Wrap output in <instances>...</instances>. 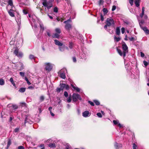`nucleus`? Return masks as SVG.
Instances as JSON below:
<instances>
[{
  "instance_id": "nucleus-39",
  "label": "nucleus",
  "mask_w": 149,
  "mask_h": 149,
  "mask_svg": "<svg viewBox=\"0 0 149 149\" xmlns=\"http://www.w3.org/2000/svg\"><path fill=\"white\" fill-rule=\"evenodd\" d=\"M113 123L115 125L117 124L118 125L119 123V121L118 120H113Z\"/></svg>"
},
{
  "instance_id": "nucleus-53",
  "label": "nucleus",
  "mask_w": 149,
  "mask_h": 149,
  "mask_svg": "<svg viewBox=\"0 0 149 149\" xmlns=\"http://www.w3.org/2000/svg\"><path fill=\"white\" fill-rule=\"evenodd\" d=\"M19 64L21 66V67L20 68V70H21L23 69L24 68V65L23 64L21 63H19Z\"/></svg>"
},
{
  "instance_id": "nucleus-11",
  "label": "nucleus",
  "mask_w": 149,
  "mask_h": 149,
  "mask_svg": "<svg viewBox=\"0 0 149 149\" xmlns=\"http://www.w3.org/2000/svg\"><path fill=\"white\" fill-rule=\"evenodd\" d=\"M54 41L55 44L59 46V47L63 45L62 43L61 42L58 40H55Z\"/></svg>"
},
{
  "instance_id": "nucleus-40",
  "label": "nucleus",
  "mask_w": 149,
  "mask_h": 149,
  "mask_svg": "<svg viewBox=\"0 0 149 149\" xmlns=\"http://www.w3.org/2000/svg\"><path fill=\"white\" fill-rule=\"evenodd\" d=\"M114 39L116 41L118 42L120 40V38L119 37L117 38L115 37H114Z\"/></svg>"
},
{
  "instance_id": "nucleus-52",
  "label": "nucleus",
  "mask_w": 149,
  "mask_h": 149,
  "mask_svg": "<svg viewBox=\"0 0 149 149\" xmlns=\"http://www.w3.org/2000/svg\"><path fill=\"white\" fill-rule=\"evenodd\" d=\"M137 146L134 143L133 144V149H136Z\"/></svg>"
},
{
  "instance_id": "nucleus-47",
  "label": "nucleus",
  "mask_w": 149,
  "mask_h": 149,
  "mask_svg": "<svg viewBox=\"0 0 149 149\" xmlns=\"http://www.w3.org/2000/svg\"><path fill=\"white\" fill-rule=\"evenodd\" d=\"M20 75L21 76L23 77L24 75V73L22 72H19Z\"/></svg>"
},
{
  "instance_id": "nucleus-64",
  "label": "nucleus",
  "mask_w": 149,
  "mask_h": 149,
  "mask_svg": "<svg viewBox=\"0 0 149 149\" xmlns=\"http://www.w3.org/2000/svg\"><path fill=\"white\" fill-rule=\"evenodd\" d=\"M34 88V87L32 86H30L28 87L29 89H33Z\"/></svg>"
},
{
  "instance_id": "nucleus-62",
  "label": "nucleus",
  "mask_w": 149,
  "mask_h": 149,
  "mask_svg": "<svg viewBox=\"0 0 149 149\" xmlns=\"http://www.w3.org/2000/svg\"><path fill=\"white\" fill-rule=\"evenodd\" d=\"M47 35L49 36L50 37L51 36V35L50 34V33L49 32V31H47Z\"/></svg>"
},
{
  "instance_id": "nucleus-59",
  "label": "nucleus",
  "mask_w": 149,
  "mask_h": 149,
  "mask_svg": "<svg viewBox=\"0 0 149 149\" xmlns=\"http://www.w3.org/2000/svg\"><path fill=\"white\" fill-rule=\"evenodd\" d=\"M145 55L144 54L143 52H141V57H143Z\"/></svg>"
},
{
  "instance_id": "nucleus-16",
  "label": "nucleus",
  "mask_w": 149,
  "mask_h": 149,
  "mask_svg": "<svg viewBox=\"0 0 149 149\" xmlns=\"http://www.w3.org/2000/svg\"><path fill=\"white\" fill-rule=\"evenodd\" d=\"M89 114V112L88 111H86L83 113L82 115L84 117H87L88 116Z\"/></svg>"
},
{
  "instance_id": "nucleus-41",
  "label": "nucleus",
  "mask_w": 149,
  "mask_h": 149,
  "mask_svg": "<svg viewBox=\"0 0 149 149\" xmlns=\"http://www.w3.org/2000/svg\"><path fill=\"white\" fill-rule=\"evenodd\" d=\"M72 22L71 20L70 19L66 21H65L64 22V23H68V22Z\"/></svg>"
},
{
  "instance_id": "nucleus-1",
  "label": "nucleus",
  "mask_w": 149,
  "mask_h": 149,
  "mask_svg": "<svg viewBox=\"0 0 149 149\" xmlns=\"http://www.w3.org/2000/svg\"><path fill=\"white\" fill-rule=\"evenodd\" d=\"M122 47L123 52L120 49H117V51L119 54L121 56H123L125 57L126 56V54L128 52V47L126 43L124 42H122Z\"/></svg>"
},
{
  "instance_id": "nucleus-48",
  "label": "nucleus",
  "mask_w": 149,
  "mask_h": 149,
  "mask_svg": "<svg viewBox=\"0 0 149 149\" xmlns=\"http://www.w3.org/2000/svg\"><path fill=\"white\" fill-rule=\"evenodd\" d=\"M129 39L130 41H133L135 40V38L133 37H129Z\"/></svg>"
},
{
  "instance_id": "nucleus-50",
  "label": "nucleus",
  "mask_w": 149,
  "mask_h": 149,
  "mask_svg": "<svg viewBox=\"0 0 149 149\" xmlns=\"http://www.w3.org/2000/svg\"><path fill=\"white\" fill-rule=\"evenodd\" d=\"M129 2L131 6H132L133 4V0H129Z\"/></svg>"
},
{
  "instance_id": "nucleus-45",
  "label": "nucleus",
  "mask_w": 149,
  "mask_h": 149,
  "mask_svg": "<svg viewBox=\"0 0 149 149\" xmlns=\"http://www.w3.org/2000/svg\"><path fill=\"white\" fill-rule=\"evenodd\" d=\"M17 149H25V148L24 146H21L18 147Z\"/></svg>"
},
{
  "instance_id": "nucleus-4",
  "label": "nucleus",
  "mask_w": 149,
  "mask_h": 149,
  "mask_svg": "<svg viewBox=\"0 0 149 149\" xmlns=\"http://www.w3.org/2000/svg\"><path fill=\"white\" fill-rule=\"evenodd\" d=\"M106 24L108 26H110L114 24V21L112 18H108L107 19Z\"/></svg>"
},
{
  "instance_id": "nucleus-9",
  "label": "nucleus",
  "mask_w": 149,
  "mask_h": 149,
  "mask_svg": "<svg viewBox=\"0 0 149 149\" xmlns=\"http://www.w3.org/2000/svg\"><path fill=\"white\" fill-rule=\"evenodd\" d=\"M140 26L141 29H142L145 32L146 34H149V30L147 29L146 27H143L140 24Z\"/></svg>"
},
{
  "instance_id": "nucleus-51",
  "label": "nucleus",
  "mask_w": 149,
  "mask_h": 149,
  "mask_svg": "<svg viewBox=\"0 0 149 149\" xmlns=\"http://www.w3.org/2000/svg\"><path fill=\"white\" fill-rule=\"evenodd\" d=\"M88 102L90 104L91 106H94V104L93 102L91 101H88Z\"/></svg>"
},
{
  "instance_id": "nucleus-7",
  "label": "nucleus",
  "mask_w": 149,
  "mask_h": 149,
  "mask_svg": "<svg viewBox=\"0 0 149 149\" xmlns=\"http://www.w3.org/2000/svg\"><path fill=\"white\" fill-rule=\"evenodd\" d=\"M65 70H66L62 69L59 71L58 72L60 77L64 79L66 77Z\"/></svg>"
},
{
  "instance_id": "nucleus-42",
  "label": "nucleus",
  "mask_w": 149,
  "mask_h": 149,
  "mask_svg": "<svg viewBox=\"0 0 149 149\" xmlns=\"http://www.w3.org/2000/svg\"><path fill=\"white\" fill-rule=\"evenodd\" d=\"M54 11L55 13H57L58 12V8L57 7H55L54 9Z\"/></svg>"
},
{
  "instance_id": "nucleus-18",
  "label": "nucleus",
  "mask_w": 149,
  "mask_h": 149,
  "mask_svg": "<svg viewBox=\"0 0 149 149\" xmlns=\"http://www.w3.org/2000/svg\"><path fill=\"white\" fill-rule=\"evenodd\" d=\"M140 0H135V4L137 7H138L140 5Z\"/></svg>"
},
{
  "instance_id": "nucleus-17",
  "label": "nucleus",
  "mask_w": 149,
  "mask_h": 149,
  "mask_svg": "<svg viewBox=\"0 0 149 149\" xmlns=\"http://www.w3.org/2000/svg\"><path fill=\"white\" fill-rule=\"evenodd\" d=\"M145 9V7H143L142 8V11L141 14L140 15V16L141 18H142L143 17V16L144 15Z\"/></svg>"
},
{
  "instance_id": "nucleus-24",
  "label": "nucleus",
  "mask_w": 149,
  "mask_h": 149,
  "mask_svg": "<svg viewBox=\"0 0 149 149\" xmlns=\"http://www.w3.org/2000/svg\"><path fill=\"white\" fill-rule=\"evenodd\" d=\"M5 81L4 80L2 79H0V85L2 86L4 84Z\"/></svg>"
},
{
  "instance_id": "nucleus-49",
  "label": "nucleus",
  "mask_w": 149,
  "mask_h": 149,
  "mask_svg": "<svg viewBox=\"0 0 149 149\" xmlns=\"http://www.w3.org/2000/svg\"><path fill=\"white\" fill-rule=\"evenodd\" d=\"M143 63L146 67L148 65V63L147 61H143Z\"/></svg>"
},
{
  "instance_id": "nucleus-25",
  "label": "nucleus",
  "mask_w": 149,
  "mask_h": 149,
  "mask_svg": "<svg viewBox=\"0 0 149 149\" xmlns=\"http://www.w3.org/2000/svg\"><path fill=\"white\" fill-rule=\"evenodd\" d=\"M26 89L25 88H20L19 91V92L20 93H23L25 92Z\"/></svg>"
},
{
  "instance_id": "nucleus-35",
  "label": "nucleus",
  "mask_w": 149,
  "mask_h": 149,
  "mask_svg": "<svg viewBox=\"0 0 149 149\" xmlns=\"http://www.w3.org/2000/svg\"><path fill=\"white\" fill-rule=\"evenodd\" d=\"M69 47L70 49H72L73 47V44L72 42H70L69 44Z\"/></svg>"
},
{
  "instance_id": "nucleus-54",
  "label": "nucleus",
  "mask_w": 149,
  "mask_h": 149,
  "mask_svg": "<svg viewBox=\"0 0 149 149\" xmlns=\"http://www.w3.org/2000/svg\"><path fill=\"white\" fill-rule=\"evenodd\" d=\"M19 128H16L15 129L14 131L15 132H17L19 131Z\"/></svg>"
},
{
  "instance_id": "nucleus-38",
  "label": "nucleus",
  "mask_w": 149,
  "mask_h": 149,
  "mask_svg": "<svg viewBox=\"0 0 149 149\" xmlns=\"http://www.w3.org/2000/svg\"><path fill=\"white\" fill-rule=\"evenodd\" d=\"M11 140L10 139H9L8 140V142L7 145V146H8V147H9V146L11 144Z\"/></svg>"
},
{
  "instance_id": "nucleus-21",
  "label": "nucleus",
  "mask_w": 149,
  "mask_h": 149,
  "mask_svg": "<svg viewBox=\"0 0 149 149\" xmlns=\"http://www.w3.org/2000/svg\"><path fill=\"white\" fill-rule=\"evenodd\" d=\"M116 33L118 35H119L120 33V29L119 27H117L116 28Z\"/></svg>"
},
{
  "instance_id": "nucleus-55",
  "label": "nucleus",
  "mask_w": 149,
  "mask_h": 149,
  "mask_svg": "<svg viewBox=\"0 0 149 149\" xmlns=\"http://www.w3.org/2000/svg\"><path fill=\"white\" fill-rule=\"evenodd\" d=\"M116 7L115 6H113L112 8V11H113L116 9Z\"/></svg>"
},
{
  "instance_id": "nucleus-13",
  "label": "nucleus",
  "mask_w": 149,
  "mask_h": 149,
  "mask_svg": "<svg viewBox=\"0 0 149 149\" xmlns=\"http://www.w3.org/2000/svg\"><path fill=\"white\" fill-rule=\"evenodd\" d=\"M13 10L12 9H10L8 11V14L10 16L12 17H15L14 13L13 12Z\"/></svg>"
},
{
  "instance_id": "nucleus-43",
  "label": "nucleus",
  "mask_w": 149,
  "mask_h": 149,
  "mask_svg": "<svg viewBox=\"0 0 149 149\" xmlns=\"http://www.w3.org/2000/svg\"><path fill=\"white\" fill-rule=\"evenodd\" d=\"M44 97L43 96H41L40 97V100L41 102H42L44 100Z\"/></svg>"
},
{
  "instance_id": "nucleus-26",
  "label": "nucleus",
  "mask_w": 149,
  "mask_h": 149,
  "mask_svg": "<svg viewBox=\"0 0 149 149\" xmlns=\"http://www.w3.org/2000/svg\"><path fill=\"white\" fill-rule=\"evenodd\" d=\"M55 31L56 33L60 34L61 33V31L59 28H56L55 29Z\"/></svg>"
},
{
  "instance_id": "nucleus-36",
  "label": "nucleus",
  "mask_w": 149,
  "mask_h": 149,
  "mask_svg": "<svg viewBox=\"0 0 149 149\" xmlns=\"http://www.w3.org/2000/svg\"><path fill=\"white\" fill-rule=\"evenodd\" d=\"M20 105L22 107H26V104L24 102H22L20 103Z\"/></svg>"
},
{
  "instance_id": "nucleus-6",
  "label": "nucleus",
  "mask_w": 149,
  "mask_h": 149,
  "mask_svg": "<svg viewBox=\"0 0 149 149\" xmlns=\"http://www.w3.org/2000/svg\"><path fill=\"white\" fill-rule=\"evenodd\" d=\"M14 53L16 56L19 57H22V56L23 53L21 52H19V49L17 48L15 49Z\"/></svg>"
},
{
  "instance_id": "nucleus-44",
  "label": "nucleus",
  "mask_w": 149,
  "mask_h": 149,
  "mask_svg": "<svg viewBox=\"0 0 149 149\" xmlns=\"http://www.w3.org/2000/svg\"><path fill=\"white\" fill-rule=\"evenodd\" d=\"M97 115L99 117V118H101L102 116L101 115V114L100 113H97Z\"/></svg>"
},
{
  "instance_id": "nucleus-46",
  "label": "nucleus",
  "mask_w": 149,
  "mask_h": 149,
  "mask_svg": "<svg viewBox=\"0 0 149 149\" xmlns=\"http://www.w3.org/2000/svg\"><path fill=\"white\" fill-rule=\"evenodd\" d=\"M23 12L24 14L25 15H26L28 13V12L27 11L26 9H23Z\"/></svg>"
},
{
  "instance_id": "nucleus-34",
  "label": "nucleus",
  "mask_w": 149,
  "mask_h": 149,
  "mask_svg": "<svg viewBox=\"0 0 149 149\" xmlns=\"http://www.w3.org/2000/svg\"><path fill=\"white\" fill-rule=\"evenodd\" d=\"M61 91H62V89L60 87V88H57L56 89V92L57 93L60 92Z\"/></svg>"
},
{
  "instance_id": "nucleus-57",
  "label": "nucleus",
  "mask_w": 149,
  "mask_h": 149,
  "mask_svg": "<svg viewBox=\"0 0 149 149\" xmlns=\"http://www.w3.org/2000/svg\"><path fill=\"white\" fill-rule=\"evenodd\" d=\"M100 17H101V19L102 20V21H104V17L102 15V14H101L100 15Z\"/></svg>"
},
{
  "instance_id": "nucleus-10",
  "label": "nucleus",
  "mask_w": 149,
  "mask_h": 149,
  "mask_svg": "<svg viewBox=\"0 0 149 149\" xmlns=\"http://www.w3.org/2000/svg\"><path fill=\"white\" fill-rule=\"evenodd\" d=\"M66 24V25L65 26V29L68 30H69L71 28H72V25H71L69 23H65Z\"/></svg>"
},
{
  "instance_id": "nucleus-8",
  "label": "nucleus",
  "mask_w": 149,
  "mask_h": 149,
  "mask_svg": "<svg viewBox=\"0 0 149 149\" xmlns=\"http://www.w3.org/2000/svg\"><path fill=\"white\" fill-rule=\"evenodd\" d=\"M45 69L49 71L51 70L52 68V66L51 64L50 63H45Z\"/></svg>"
},
{
  "instance_id": "nucleus-61",
  "label": "nucleus",
  "mask_w": 149,
  "mask_h": 149,
  "mask_svg": "<svg viewBox=\"0 0 149 149\" xmlns=\"http://www.w3.org/2000/svg\"><path fill=\"white\" fill-rule=\"evenodd\" d=\"M73 61L74 62H76V59L75 57H74L73 58Z\"/></svg>"
},
{
  "instance_id": "nucleus-29",
  "label": "nucleus",
  "mask_w": 149,
  "mask_h": 149,
  "mask_svg": "<svg viewBox=\"0 0 149 149\" xmlns=\"http://www.w3.org/2000/svg\"><path fill=\"white\" fill-rule=\"evenodd\" d=\"M94 102L95 104L97 105H99L100 104V103L99 102L96 100H94L93 101Z\"/></svg>"
},
{
  "instance_id": "nucleus-2",
  "label": "nucleus",
  "mask_w": 149,
  "mask_h": 149,
  "mask_svg": "<svg viewBox=\"0 0 149 149\" xmlns=\"http://www.w3.org/2000/svg\"><path fill=\"white\" fill-rule=\"evenodd\" d=\"M60 86L62 89V92H63V91L65 90V91H64V93H68V92L66 91L69 90L70 88L68 84L61 83L60 84Z\"/></svg>"
},
{
  "instance_id": "nucleus-37",
  "label": "nucleus",
  "mask_w": 149,
  "mask_h": 149,
  "mask_svg": "<svg viewBox=\"0 0 149 149\" xmlns=\"http://www.w3.org/2000/svg\"><path fill=\"white\" fill-rule=\"evenodd\" d=\"M55 144L54 143H50L49 145V146L50 148H52L55 147Z\"/></svg>"
},
{
  "instance_id": "nucleus-30",
  "label": "nucleus",
  "mask_w": 149,
  "mask_h": 149,
  "mask_svg": "<svg viewBox=\"0 0 149 149\" xmlns=\"http://www.w3.org/2000/svg\"><path fill=\"white\" fill-rule=\"evenodd\" d=\"M72 97L71 95H70L69 97L67 98V101L68 102H70L71 101Z\"/></svg>"
},
{
  "instance_id": "nucleus-60",
  "label": "nucleus",
  "mask_w": 149,
  "mask_h": 149,
  "mask_svg": "<svg viewBox=\"0 0 149 149\" xmlns=\"http://www.w3.org/2000/svg\"><path fill=\"white\" fill-rule=\"evenodd\" d=\"M39 147L40 148H45V146H44V145L43 144H40V146H39Z\"/></svg>"
},
{
  "instance_id": "nucleus-56",
  "label": "nucleus",
  "mask_w": 149,
  "mask_h": 149,
  "mask_svg": "<svg viewBox=\"0 0 149 149\" xmlns=\"http://www.w3.org/2000/svg\"><path fill=\"white\" fill-rule=\"evenodd\" d=\"M125 29L124 28H122L121 29V32L123 34L125 32Z\"/></svg>"
},
{
  "instance_id": "nucleus-58",
  "label": "nucleus",
  "mask_w": 149,
  "mask_h": 149,
  "mask_svg": "<svg viewBox=\"0 0 149 149\" xmlns=\"http://www.w3.org/2000/svg\"><path fill=\"white\" fill-rule=\"evenodd\" d=\"M66 149H70V145H67L66 146Z\"/></svg>"
},
{
  "instance_id": "nucleus-33",
  "label": "nucleus",
  "mask_w": 149,
  "mask_h": 149,
  "mask_svg": "<svg viewBox=\"0 0 149 149\" xmlns=\"http://www.w3.org/2000/svg\"><path fill=\"white\" fill-rule=\"evenodd\" d=\"M103 11L104 14H107L108 12V10L106 8H104L103 9Z\"/></svg>"
},
{
  "instance_id": "nucleus-27",
  "label": "nucleus",
  "mask_w": 149,
  "mask_h": 149,
  "mask_svg": "<svg viewBox=\"0 0 149 149\" xmlns=\"http://www.w3.org/2000/svg\"><path fill=\"white\" fill-rule=\"evenodd\" d=\"M29 58L30 59L33 60V61H35V57L33 55H29Z\"/></svg>"
},
{
  "instance_id": "nucleus-23",
  "label": "nucleus",
  "mask_w": 149,
  "mask_h": 149,
  "mask_svg": "<svg viewBox=\"0 0 149 149\" xmlns=\"http://www.w3.org/2000/svg\"><path fill=\"white\" fill-rule=\"evenodd\" d=\"M30 122H31L30 119H29L27 117H26L25 120V124L26 123H31Z\"/></svg>"
},
{
  "instance_id": "nucleus-19",
  "label": "nucleus",
  "mask_w": 149,
  "mask_h": 149,
  "mask_svg": "<svg viewBox=\"0 0 149 149\" xmlns=\"http://www.w3.org/2000/svg\"><path fill=\"white\" fill-rule=\"evenodd\" d=\"M60 36V35H59V33H56L54 34L52 36V37L53 38H59Z\"/></svg>"
},
{
  "instance_id": "nucleus-3",
  "label": "nucleus",
  "mask_w": 149,
  "mask_h": 149,
  "mask_svg": "<svg viewBox=\"0 0 149 149\" xmlns=\"http://www.w3.org/2000/svg\"><path fill=\"white\" fill-rule=\"evenodd\" d=\"M53 1L52 0H49L48 2L47 1L45 3H42L43 5L47 8L48 10L49 9L53 6L52 2Z\"/></svg>"
},
{
  "instance_id": "nucleus-28",
  "label": "nucleus",
  "mask_w": 149,
  "mask_h": 149,
  "mask_svg": "<svg viewBox=\"0 0 149 149\" xmlns=\"http://www.w3.org/2000/svg\"><path fill=\"white\" fill-rule=\"evenodd\" d=\"M40 31H42V32H43L44 30V26L43 24H41L40 25Z\"/></svg>"
},
{
  "instance_id": "nucleus-14",
  "label": "nucleus",
  "mask_w": 149,
  "mask_h": 149,
  "mask_svg": "<svg viewBox=\"0 0 149 149\" xmlns=\"http://www.w3.org/2000/svg\"><path fill=\"white\" fill-rule=\"evenodd\" d=\"M71 86L73 88V90H75L77 92H79L80 91V89L77 87L74 86L73 85L71 84Z\"/></svg>"
},
{
  "instance_id": "nucleus-12",
  "label": "nucleus",
  "mask_w": 149,
  "mask_h": 149,
  "mask_svg": "<svg viewBox=\"0 0 149 149\" xmlns=\"http://www.w3.org/2000/svg\"><path fill=\"white\" fill-rule=\"evenodd\" d=\"M114 146L116 149H119L122 147V145L121 144L116 143L115 144Z\"/></svg>"
},
{
  "instance_id": "nucleus-63",
  "label": "nucleus",
  "mask_w": 149,
  "mask_h": 149,
  "mask_svg": "<svg viewBox=\"0 0 149 149\" xmlns=\"http://www.w3.org/2000/svg\"><path fill=\"white\" fill-rule=\"evenodd\" d=\"M48 16L50 19H53V18L52 17V16L49 15V14H48Z\"/></svg>"
},
{
  "instance_id": "nucleus-32",
  "label": "nucleus",
  "mask_w": 149,
  "mask_h": 149,
  "mask_svg": "<svg viewBox=\"0 0 149 149\" xmlns=\"http://www.w3.org/2000/svg\"><path fill=\"white\" fill-rule=\"evenodd\" d=\"M25 79L28 85H29L31 84V83L29 81L28 79H27L26 77H25Z\"/></svg>"
},
{
  "instance_id": "nucleus-31",
  "label": "nucleus",
  "mask_w": 149,
  "mask_h": 149,
  "mask_svg": "<svg viewBox=\"0 0 149 149\" xmlns=\"http://www.w3.org/2000/svg\"><path fill=\"white\" fill-rule=\"evenodd\" d=\"M8 4L9 5L12 6L13 5V3L12 0H9L8 1Z\"/></svg>"
},
{
  "instance_id": "nucleus-22",
  "label": "nucleus",
  "mask_w": 149,
  "mask_h": 149,
  "mask_svg": "<svg viewBox=\"0 0 149 149\" xmlns=\"http://www.w3.org/2000/svg\"><path fill=\"white\" fill-rule=\"evenodd\" d=\"M10 107L13 108V110H16L18 108V106L16 105H12Z\"/></svg>"
},
{
  "instance_id": "nucleus-5",
  "label": "nucleus",
  "mask_w": 149,
  "mask_h": 149,
  "mask_svg": "<svg viewBox=\"0 0 149 149\" xmlns=\"http://www.w3.org/2000/svg\"><path fill=\"white\" fill-rule=\"evenodd\" d=\"M72 96V100L74 102L77 101L78 99H81L80 95L78 94H73Z\"/></svg>"
},
{
  "instance_id": "nucleus-15",
  "label": "nucleus",
  "mask_w": 149,
  "mask_h": 149,
  "mask_svg": "<svg viewBox=\"0 0 149 149\" xmlns=\"http://www.w3.org/2000/svg\"><path fill=\"white\" fill-rule=\"evenodd\" d=\"M58 48L60 51L63 52L65 49V45H63L62 46L59 47Z\"/></svg>"
},
{
  "instance_id": "nucleus-20",
  "label": "nucleus",
  "mask_w": 149,
  "mask_h": 149,
  "mask_svg": "<svg viewBox=\"0 0 149 149\" xmlns=\"http://www.w3.org/2000/svg\"><path fill=\"white\" fill-rule=\"evenodd\" d=\"M10 81L11 83H12V84H13V85L14 86V87H15V82L13 81V79L12 77H11L10 79Z\"/></svg>"
}]
</instances>
